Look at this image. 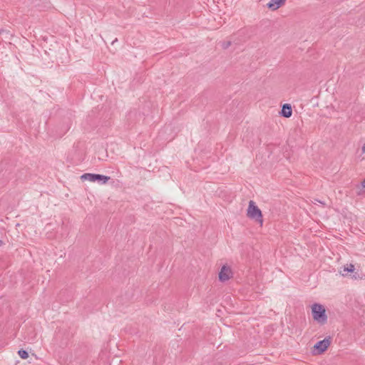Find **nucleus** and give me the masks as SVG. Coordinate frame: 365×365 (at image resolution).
<instances>
[{"mask_svg": "<svg viewBox=\"0 0 365 365\" xmlns=\"http://www.w3.org/2000/svg\"><path fill=\"white\" fill-rule=\"evenodd\" d=\"M312 314L314 320L319 324L324 325L327 322L326 309L322 304L314 303L312 306Z\"/></svg>", "mask_w": 365, "mask_h": 365, "instance_id": "nucleus-1", "label": "nucleus"}, {"mask_svg": "<svg viewBox=\"0 0 365 365\" xmlns=\"http://www.w3.org/2000/svg\"><path fill=\"white\" fill-rule=\"evenodd\" d=\"M247 215L250 219L255 220L256 222L260 223V225H262L263 217L262 211L252 200L249 202Z\"/></svg>", "mask_w": 365, "mask_h": 365, "instance_id": "nucleus-2", "label": "nucleus"}, {"mask_svg": "<svg viewBox=\"0 0 365 365\" xmlns=\"http://www.w3.org/2000/svg\"><path fill=\"white\" fill-rule=\"evenodd\" d=\"M82 180H88L91 182H100L101 184H106L110 179V177L94 173H84L81 176Z\"/></svg>", "mask_w": 365, "mask_h": 365, "instance_id": "nucleus-3", "label": "nucleus"}, {"mask_svg": "<svg viewBox=\"0 0 365 365\" xmlns=\"http://www.w3.org/2000/svg\"><path fill=\"white\" fill-rule=\"evenodd\" d=\"M331 342V337L330 336L325 337L323 340L319 341L314 346V354H322L329 346Z\"/></svg>", "mask_w": 365, "mask_h": 365, "instance_id": "nucleus-4", "label": "nucleus"}, {"mask_svg": "<svg viewBox=\"0 0 365 365\" xmlns=\"http://www.w3.org/2000/svg\"><path fill=\"white\" fill-rule=\"evenodd\" d=\"M233 273L231 268L227 265H223L219 272V280L226 282L232 277Z\"/></svg>", "mask_w": 365, "mask_h": 365, "instance_id": "nucleus-5", "label": "nucleus"}, {"mask_svg": "<svg viewBox=\"0 0 365 365\" xmlns=\"http://www.w3.org/2000/svg\"><path fill=\"white\" fill-rule=\"evenodd\" d=\"M286 0H270L267 4L268 9L275 11L285 4Z\"/></svg>", "mask_w": 365, "mask_h": 365, "instance_id": "nucleus-6", "label": "nucleus"}, {"mask_svg": "<svg viewBox=\"0 0 365 365\" xmlns=\"http://www.w3.org/2000/svg\"><path fill=\"white\" fill-rule=\"evenodd\" d=\"M281 116L284 118H289L292 115V108L290 104L285 103L282 106L281 111L279 112Z\"/></svg>", "mask_w": 365, "mask_h": 365, "instance_id": "nucleus-7", "label": "nucleus"}, {"mask_svg": "<svg viewBox=\"0 0 365 365\" xmlns=\"http://www.w3.org/2000/svg\"><path fill=\"white\" fill-rule=\"evenodd\" d=\"M354 269H355V268H354V264H346V266H344V270H343V272H341V274L343 276H346L349 272H351V273L354 272Z\"/></svg>", "mask_w": 365, "mask_h": 365, "instance_id": "nucleus-8", "label": "nucleus"}, {"mask_svg": "<svg viewBox=\"0 0 365 365\" xmlns=\"http://www.w3.org/2000/svg\"><path fill=\"white\" fill-rule=\"evenodd\" d=\"M18 354L23 359H26L29 357L28 351L23 349H21L18 351Z\"/></svg>", "mask_w": 365, "mask_h": 365, "instance_id": "nucleus-9", "label": "nucleus"}, {"mask_svg": "<svg viewBox=\"0 0 365 365\" xmlns=\"http://www.w3.org/2000/svg\"><path fill=\"white\" fill-rule=\"evenodd\" d=\"M231 45V41H223L222 42V48L224 49H227Z\"/></svg>", "mask_w": 365, "mask_h": 365, "instance_id": "nucleus-10", "label": "nucleus"}, {"mask_svg": "<svg viewBox=\"0 0 365 365\" xmlns=\"http://www.w3.org/2000/svg\"><path fill=\"white\" fill-rule=\"evenodd\" d=\"M361 186L365 188V179L362 181Z\"/></svg>", "mask_w": 365, "mask_h": 365, "instance_id": "nucleus-11", "label": "nucleus"}, {"mask_svg": "<svg viewBox=\"0 0 365 365\" xmlns=\"http://www.w3.org/2000/svg\"><path fill=\"white\" fill-rule=\"evenodd\" d=\"M362 150H363L364 152H365V143H364V146L362 148Z\"/></svg>", "mask_w": 365, "mask_h": 365, "instance_id": "nucleus-12", "label": "nucleus"}, {"mask_svg": "<svg viewBox=\"0 0 365 365\" xmlns=\"http://www.w3.org/2000/svg\"><path fill=\"white\" fill-rule=\"evenodd\" d=\"M2 245H3V241L0 240V246H1Z\"/></svg>", "mask_w": 365, "mask_h": 365, "instance_id": "nucleus-13", "label": "nucleus"}]
</instances>
